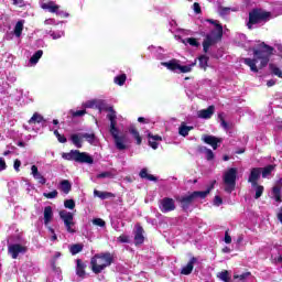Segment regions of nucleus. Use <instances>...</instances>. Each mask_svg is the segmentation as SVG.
Here are the masks:
<instances>
[{"instance_id": "obj_1", "label": "nucleus", "mask_w": 282, "mask_h": 282, "mask_svg": "<svg viewBox=\"0 0 282 282\" xmlns=\"http://www.w3.org/2000/svg\"><path fill=\"white\" fill-rule=\"evenodd\" d=\"M272 52H274L272 46H269L265 43H260L258 48H253V58L243 59L245 65H248L251 72H259V69H263V67L268 66Z\"/></svg>"}, {"instance_id": "obj_2", "label": "nucleus", "mask_w": 282, "mask_h": 282, "mask_svg": "<svg viewBox=\"0 0 282 282\" xmlns=\"http://www.w3.org/2000/svg\"><path fill=\"white\" fill-rule=\"evenodd\" d=\"M207 23H210V32L206 35L203 42V50L205 53L213 47L218 41H221V36H224V28L219 22L214 20H207Z\"/></svg>"}, {"instance_id": "obj_3", "label": "nucleus", "mask_w": 282, "mask_h": 282, "mask_svg": "<svg viewBox=\"0 0 282 282\" xmlns=\"http://www.w3.org/2000/svg\"><path fill=\"white\" fill-rule=\"evenodd\" d=\"M113 263V254L106 252L99 253L91 258L90 265L95 274H100L102 270L109 268Z\"/></svg>"}, {"instance_id": "obj_4", "label": "nucleus", "mask_w": 282, "mask_h": 282, "mask_svg": "<svg viewBox=\"0 0 282 282\" xmlns=\"http://www.w3.org/2000/svg\"><path fill=\"white\" fill-rule=\"evenodd\" d=\"M63 160L78 162L79 164H94V156L87 152L72 150L68 153L62 154Z\"/></svg>"}, {"instance_id": "obj_5", "label": "nucleus", "mask_w": 282, "mask_h": 282, "mask_svg": "<svg viewBox=\"0 0 282 282\" xmlns=\"http://www.w3.org/2000/svg\"><path fill=\"white\" fill-rule=\"evenodd\" d=\"M272 19V13L263 11L261 9L252 10L249 13V22L247 23L249 30H252L258 23H265Z\"/></svg>"}, {"instance_id": "obj_6", "label": "nucleus", "mask_w": 282, "mask_h": 282, "mask_svg": "<svg viewBox=\"0 0 282 282\" xmlns=\"http://www.w3.org/2000/svg\"><path fill=\"white\" fill-rule=\"evenodd\" d=\"M210 191H213V185L207 191L193 192L188 195L181 197L180 203L182 205V208H184V210L188 209L191 204H193L197 198L205 199L208 196V193H210Z\"/></svg>"}, {"instance_id": "obj_7", "label": "nucleus", "mask_w": 282, "mask_h": 282, "mask_svg": "<svg viewBox=\"0 0 282 282\" xmlns=\"http://www.w3.org/2000/svg\"><path fill=\"white\" fill-rule=\"evenodd\" d=\"M161 65L166 67V69H170V72H176L177 74H188V72L195 67V62L188 65H182L180 64V61L172 59L170 62H163Z\"/></svg>"}, {"instance_id": "obj_8", "label": "nucleus", "mask_w": 282, "mask_h": 282, "mask_svg": "<svg viewBox=\"0 0 282 282\" xmlns=\"http://www.w3.org/2000/svg\"><path fill=\"white\" fill-rule=\"evenodd\" d=\"M226 193H232L237 186V167L228 169L223 176Z\"/></svg>"}, {"instance_id": "obj_9", "label": "nucleus", "mask_w": 282, "mask_h": 282, "mask_svg": "<svg viewBox=\"0 0 282 282\" xmlns=\"http://www.w3.org/2000/svg\"><path fill=\"white\" fill-rule=\"evenodd\" d=\"M59 217L64 221L67 232L74 235V232H76V229L74 228V226H76V223H74V214L64 209L59 212Z\"/></svg>"}, {"instance_id": "obj_10", "label": "nucleus", "mask_w": 282, "mask_h": 282, "mask_svg": "<svg viewBox=\"0 0 282 282\" xmlns=\"http://www.w3.org/2000/svg\"><path fill=\"white\" fill-rule=\"evenodd\" d=\"M112 138L115 140V147L118 151H127L131 144V140L127 134H120V132H113Z\"/></svg>"}, {"instance_id": "obj_11", "label": "nucleus", "mask_w": 282, "mask_h": 282, "mask_svg": "<svg viewBox=\"0 0 282 282\" xmlns=\"http://www.w3.org/2000/svg\"><path fill=\"white\" fill-rule=\"evenodd\" d=\"M41 8H42V10H47L52 14H56V17H63L64 19H67L69 17L68 12L62 10L61 6L56 4L53 1L42 2Z\"/></svg>"}, {"instance_id": "obj_12", "label": "nucleus", "mask_w": 282, "mask_h": 282, "mask_svg": "<svg viewBox=\"0 0 282 282\" xmlns=\"http://www.w3.org/2000/svg\"><path fill=\"white\" fill-rule=\"evenodd\" d=\"M45 118H43V115L35 112L29 120V129H32V131H35V133H39L42 129L45 127Z\"/></svg>"}, {"instance_id": "obj_13", "label": "nucleus", "mask_w": 282, "mask_h": 282, "mask_svg": "<svg viewBox=\"0 0 282 282\" xmlns=\"http://www.w3.org/2000/svg\"><path fill=\"white\" fill-rule=\"evenodd\" d=\"M107 118L110 121V135L120 132V130L118 129V120H122V117L116 113L113 107L108 108Z\"/></svg>"}, {"instance_id": "obj_14", "label": "nucleus", "mask_w": 282, "mask_h": 282, "mask_svg": "<svg viewBox=\"0 0 282 282\" xmlns=\"http://www.w3.org/2000/svg\"><path fill=\"white\" fill-rule=\"evenodd\" d=\"M8 252L12 259H19L21 254L28 252V246L23 243H10L8 246Z\"/></svg>"}, {"instance_id": "obj_15", "label": "nucleus", "mask_w": 282, "mask_h": 282, "mask_svg": "<svg viewBox=\"0 0 282 282\" xmlns=\"http://www.w3.org/2000/svg\"><path fill=\"white\" fill-rule=\"evenodd\" d=\"M84 106L87 109H98L99 113H102V111H108L109 110V107L107 106V102L102 99L88 100L84 104Z\"/></svg>"}, {"instance_id": "obj_16", "label": "nucleus", "mask_w": 282, "mask_h": 282, "mask_svg": "<svg viewBox=\"0 0 282 282\" xmlns=\"http://www.w3.org/2000/svg\"><path fill=\"white\" fill-rule=\"evenodd\" d=\"M160 209L162 213L175 210V200H173V198H163L160 204Z\"/></svg>"}, {"instance_id": "obj_17", "label": "nucleus", "mask_w": 282, "mask_h": 282, "mask_svg": "<svg viewBox=\"0 0 282 282\" xmlns=\"http://www.w3.org/2000/svg\"><path fill=\"white\" fill-rule=\"evenodd\" d=\"M214 113H215V106H209L207 109L198 110L197 118H200L203 120H209V118H213Z\"/></svg>"}, {"instance_id": "obj_18", "label": "nucleus", "mask_w": 282, "mask_h": 282, "mask_svg": "<svg viewBox=\"0 0 282 282\" xmlns=\"http://www.w3.org/2000/svg\"><path fill=\"white\" fill-rule=\"evenodd\" d=\"M31 175L34 180H36L39 182V184H46L47 180L45 178V176H43V174H41V172H39V167L36 165H32L31 166Z\"/></svg>"}, {"instance_id": "obj_19", "label": "nucleus", "mask_w": 282, "mask_h": 282, "mask_svg": "<svg viewBox=\"0 0 282 282\" xmlns=\"http://www.w3.org/2000/svg\"><path fill=\"white\" fill-rule=\"evenodd\" d=\"M203 141L205 142V144H209V147H212L214 151H217V147H218L217 144L221 143V139H218L213 135L203 137Z\"/></svg>"}, {"instance_id": "obj_20", "label": "nucleus", "mask_w": 282, "mask_h": 282, "mask_svg": "<svg viewBox=\"0 0 282 282\" xmlns=\"http://www.w3.org/2000/svg\"><path fill=\"white\" fill-rule=\"evenodd\" d=\"M259 177H261V169L254 167L251 170L248 182H250L252 186H257Z\"/></svg>"}, {"instance_id": "obj_21", "label": "nucleus", "mask_w": 282, "mask_h": 282, "mask_svg": "<svg viewBox=\"0 0 282 282\" xmlns=\"http://www.w3.org/2000/svg\"><path fill=\"white\" fill-rule=\"evenodd\" d=\"M87 268V264L80 261L79 259L76 260V274L79 276V279H85V275L87 274L85 272V269Z\"/></svg>"}, {"instance_id": "obj_22", "label": "nucleus", "mask_w": 282, "mask_h": 282, "mask_svg": "<svg viewBox=\"0 0 282 282\" xmlns=\"http://www.w3.org/2000/svg\"><path fill=\"white\" fill-rule=\"evenodd\" d=\"M52 219H54V210L52 206H46L44 208V226H50Z\"/></svg>"}, {"instance_id": "obj_23", "label": "nucleus", "mask_w": 282, "mask_h": 282, "mask_svg": "<svg viewBox=\"0 0 282 282\" xmlns=\"http://www.w3.org/2000/svg\"><path fill=\"white\" fill-rule=\"evenodd\" d=\"M148 140L151 149H158L160 147V141L162 140V137L160 135H153L151 133L148 134Z\"/></svg>"}, {"instance_id": "obj_24", "label": "nucleus", "mask_w": 282, "mask_h": 282, "mask_svg": "<svg viewBox=\"0 0 282 282\" xmlns=\"http://www.w3.org/2000/svg\"><path fill=\"white\" fill-rule=\"evenodd\" d=\"M70 140L73 142V144L77 148V149H83V133H75L70 135Z\"/></svg>"}, {"instance_id": "obj_25", "label": "nucleus", "mask_w": 282, "mask_h": 282, "mask_svg": "<svg viewBox=\"0 0 282 282\" xmlns=\"http://www.w3.org/2000/svg\"><path fill=\"white\" fill-rule=\"evenodd\" d=\"M195 263H197V258H192L188 261V263L185 267H183L181 273L185 274V275L191 274V272H193V268H194Z\"/></svg>"}, {"instance_id": "obj_26", "label": "nucleus", "mask_w": 282, "mask_h": 282, "mask_svg": "<svg viewBox=\"0 0 282 282\" xmlns=\"http://www.w3.org/2000/svg\"><path fill=\"white\" fill-rule=\"evenodd\" d=\"M189 131H193V127L186 126V122H182L178 128L180 135H183V138H186V135H188Z\"/></svg>"}, {"instance_id": "obj_27", "label": "nucleus", "mask_w": 282, "mask_h": 282, "mask_svg": "<svg viewBox=\"0 0 282 282\" xmlns=\"http://www.w3.org/2000/svg\"><path fill=\"white\" fill-rule=\"evenodd\" d=\"M59 188L62 193L69 195V192L72 191V183H69L67 180H64L59 183Z\"/></svg>"}, {"instance_id": "obj_28", "label": "nucleus", "mask_w": 282, "mask_h": 282, "mask_svg": "<svg viewBox=\"0 0 282 282\" xmlns=\"http://www.w3.org/2000/svg\"><path fill=\"white\" fill-rule=\"evenodd\" d=\"M42 57H43V50H39L37 52H35L29 61L31 67L36 65V63H39V61H41Z\"/></svg>"}, {"instance_id": "obj_29", "label": "nucleus", "mask_w": 282, "mask_h": 282, "mask_svg": "<svg viewBox=\"0 0 282 282\" xmlns=\"http://www.w3.org/2000/svg\"><path fill=\"white\" fill-rule=\"evenodd\" d=\"M83 138L86 140V142L93 144L94 147L98 144V138H96V134L94 133H83Z\"/></svg>"}, {"instance_id": "obj_30", "label": "nucleus", "mask_w": 282, "mask_h": 282, "mask_svg": "<svg viewBox=\"0 0 282 282\" xmlns=\"http://www.w3.org/2000/svg\"><path fill=\"white\" fill-rule=\"evenodd\" d=\"M25 21L20 20L17 22L14 30H13V34L17 36V39H20L21 34L23 33V25H24Z\"/></svg>"}, {"instance_id": "obj_31", "label": "nucleus", "mask_w": 282, "mask_h": 282, "mask_svg": "<svg viewBox=\"0 0 282 282\" xmlns=\"http://www.w3.org/2000/svg\"><path fill=\"white\" fill-rule=\"evenodd\" d=\"M142 227H138L134 236V241L137 245L144 243V236L142 235Z\"/></svg>"}, {"instance_id": "obj_32", "label": "nucleus", "mask_w": 282, "mask_h": 282, "mask_svg": "<svg viewBox=\"0 0 282 282\" xmlns=\"http://www.w3.org/2000/svg\"><path fill=\"white\" fill-rule=\"evenodd\" d=\"M129 133L137 140V144H142V137H140V132L135 129V127L131 126L129 128Z\"/></svg>"}, {"instance_id": "obj_33", "label": "nucleus", "mask_w": 282, "mask_h": 282, "mask_svg": "<svg viewBox=\"0 0 282 282\" xmlns=\"http://www.w3.org/2000/svg\"><path fill=\"white\" fill-rule=\"evenodd\" d=\"M95 197H99V199H108V197H113V194L109 192H100L98 189L94 191Z\"/></svg>"}, {"instance_id": "obj_34", "label": "nucleus", "mask_w": 282, "mask_h": 282, "mask_svg": "<svg viewBox=\"0 0 282 282\" xmlns=\"http://www.w3.org/2000/svg\"><path fill=\"white\" fill-rule=\"evenodd\" d=\"M140 177H142L143 180H149L150 182H156V180H158V178H155V176L149 174L147 169L141 170Z\"/></svg>"}, {"instance_id": "obj_35", "label": "nucleus", "mask_w": 282, "mask_h": 282, "mask_svg": "<svg viewBox=\"0 0 282 282\" xmlns=\"http://www.w3.org/2000/svg\"><path fill=\"white\" fill-rule=\"evenodd\" d=\"M116 85H119V87H122L124 83H127V74H121L115 77L113 79Z\"/></svg>"}, {"instance_id": "obj_36", "label": "nucleus", "mask_w": 282, "mask_h": 282, "mask_svg": "<svg viewBox=\"0 0 282 282\" xmlns=\"http://www.w3.org/2000/svg\"><path fill=\"white\" fill-rule=\"evenodd\" d=\"M199 151H200V153H205L207 160H213V158H215V154L213 153V150H210L206 147H202L199 149Z\"/></svg>"}, {"instance_id": "obj_37", "label": "nucleus", "mask_w": 282, "mask_h": 282, "mask_svg": "<svg viewBox=\"0 0 282 282\" xmlns=\"http://www.w3.org/2000/svg\"><path fill=\"white\" fill-rule=\"evenodd\" d=\"M185 45H191L192 47H199V42L195 37H188L183 40Z\"/></svg>"}, {"instance_id": "obj_38", "label": "nucleus", "mask_w": 282, "mask_h": 282, "mask_svg": "<svg viewBox=\"0 0 282 282\" xmlns=\"http://www.w3.org/2000/svg\"><path fill=\"white\" fill-rule=\"evenodd\" d=\"M50 35H51L53 41H56V40L63 39V36H65V31H57V32L51 31Z\"/></svg>"}, {"instance_id": "obj_39", "label": "nucleus", "mask_w": 282, "mask_h": 282, "mask_svg": "<svg viewBox=\"0 0 282 282\" xmlns=\"http://www.w3.org/2000/svg\"><path fill=\"white\" fill-rule=\"evenodd\" d=\"M252 187L256 189L254 199H259L263 195V186L256 184Z\"/></svg>"}, {"instance_id": "obj_40", "label": "nucleus", "mask_w": 282, "mask_h": 282, "mask_svg": "<svg viewBox=\"0 0 282 282\" xmlns=\"http://www.w3.org/2000/svg\"><path fill=\"white\" fill-rule=\"evenodd\" d=\"M273 198L275 199V202H279L281 203L282 199H281V187H273Z\"/></svg>"}, {"instance_id": "obj_41", "label": "nucleus", "mask_w": 282, "mask_h": 282, "mask_svg": "<svg viewBox=\"0 0 282 282\" xmlns=\"http://www.w3.org/2000/svg\"><path fill=\"white\" fill-rule=\"evenodd\" d=\"M53 274H54L55 279H57V281H63L61 268H57L54 264H53Z\"/></svg>"}, {"instance_id": "obj_42", "label": "nucleus", "mask_w": 282, "mask_h": 282, "mask_svg": "<svg viewBox=\"0 0 282 282\" xmlns=\"http://www.w3.org/2000/svg\"><path fill=\"white\" fill-rule=\"evenodd\" d=\"M198 61L199 67H202V69H206V67H208V56L203 55L198 58Z\"/></svg>"}, {"instance_id": "obj_43", "label": "nucleus", "mask_w": 282, "mask_h": 282, "mask_svg": "<svg viewBox=\"0 0 282 282\" xmlns=\"http://www.w3.org/2000/svg\"><path fill=\"white\" fill-rule=\"evenodd\" d=\"M43 196L46 197V199H56L58 197V191L54 189L50 193H43Z\"/></svg>"}, {"instance_id": "obj_44", "label": "nucleus", "mask_w": 282, "mask_h": 282, "mask_svg": "<svg viewBox=\"0 0 282 282\" xmlns=\"http://www.w3.org/2000/svg\"><path fill=\"white\" fill-rule=\"evenodd\" d=\"M69 251L72 254H78V252L83 251V247L82 245H73L70 246Z\"/></svg>"}, {"instance_id": "obj_45", "label": "nucleus", "mask_w": 282, "mask_h": 282, "mask_svg": "<svg viewBox=\"0 0 282 282\" xmlns=\"http://www.w3.org/2000/svg\"><path fill=\"white\" fill-rule=\"evenodd\" d=\"M64 206H65V208H68L69 210H74V208H76V202H74V199H66L64 202Z\"/></svg>"}, {"instance_id": "obj_46", "label": "nucleus", "mask_w": 282, "mask_h": 282, "mask_svg": "<svg viewBox=\"0 0 282 282\" xmlns=\"http://www.w3.org/2000/svg\"><path fill=\"white\" fill-rule=\"evenodd\" d=\"M270 69L272 72V74H274V76H278L279 78H282V72L281 68L274 66V65H270Z\"/></svg>"}, {"instance_id": "obj_47", "label": "nucleus", "mask_w": 282, "mask_h": 282, "mask_svg": "<svg viewBox=\"0 0 282 282\" xmlns=\"http://www.w3.org/2000/svg\"><path fill=\"white\" fill-rule=\"evenodd\" d=\"M272 171H274V165H268L262 170V177H268Z\"/></svg>"}, {"instance_id": "obj_48", "label": "nucleus", "mask_w": 282, "mask_h": 282, "mask_svg": "<svg viewBox=\"0 0 282 282\" xmlns=\"http://www.w3.org/2000/svg\"><path fill=\"white\" fill-rule=\"evenodd\" d=\"M85 113H87L85 110H70V116H73V118H80L85 116Z\"/></svg>"}, {"instance_id": "obj_49", "label": "nucleus", "mask_w": 282, "mask_h": 282, "mask_svg": "<svg viewBox=\"0 0 282 282\" xmlns=\"http://www.w3.org/2000/svg\"><path fill=\"white\" fill-rule=\"evenodd\" d=\"M94 226H99V228H105L106 223L102 220V218H95L93 219Z\"/></svg>"}, {"instance_id": "obj_50", "label": "nucleus", "mask_w": 282, "mask_h": 282, "mask_svg": "<svg viewBox=\"0 0 282 282\" xmlns=\"http://www.w3.org/2000/svg\"><path fill=\"white\" fill-rule=\"evenodd\" d=\"M230 11H232L231 8H220L218 10L220 17H226V14H230Z\"/></svg>"}, {"instance_id": "obj_51", "label": "nucleus", "mask_w": 282, "mask_h": 282, "mask_svg": "<svg viewBox=\"0 0 282 282\" xmlns=\"http://www.w3.org/2000/svg\"><path fill=\"white\" fill-rule=\"evenodd\" d=\"M117 240H118L120 243H129V236H127V235H121L120 237L117 238Z\"/></svg>"}, {"instance_id": "obj_52", "label": "nucleus", "mask_w": 282, "mask_h": 282, "mask_svg": "<svg viewBox=\"0 0 282 282\" xmlns=\"http://www.w3.org/2000/svg\"><path fill=\"white\" fill-rule=\"evenodd\" d=\"M44 25H58V23H56V20L50 18L44 21Z\"/></svg>"}, {"instance_id": "obj_53", "label": "nucleus", "mask_w": 282, "mask_h": 282, "mask_svg": "<svg viewBox=\"0 0 282 282\" xmlns=\"http://www.w3.org/2000/svg\"><path fill=\"white\" fill-rule=\"evenodd\" d=\"M6 169H8V165L6 164V159L0 158V172L6 171Z\"/></svg>"}, {"instance_id": "obj_54", "label": "nucleus", "mask_w": 282, "mask_h": 282, "mask_svg": "<svg viewBox=\"0 0 282 282\" xmlns=\"http://www.w3.org/2000/svg\"><path fill=\"white\" fill-rule=\"evenodd\" d=\"M13 169L14 171H17V173H19L20 169H21V161L19 159H17L13 163Z\"/></svg>"}, {"instance_id": "obj_55", "label": "nucleus", "mask_w": 282, "mask_h": 282, "mask_svg": "<svg viewBox=\"0 0 282 282\" xmlns=\"http://www.w3.org/2000/svg\"><path fill=\"white\" fill-rule=\"evenodd\" d=\"M224 204V200L219 196H215L214 198V206H221Z\"/></svg>"}, {"instance_id": "obj_56", "label": "nucleus", "mask_w": 282, "mask_h": 282, "mask_svg": "<svg viewBox=\"0 0 282 282\" xmlns=\"http://www.w3.org/2000/svg\"><path fill=\"white\" fill-rule=\"evenodd\" d=\"M98 180H102L105 177H111V172H104L97 175Z\"/></svg>"}, {"instance_id": "obj_57", "label": "nucleus", "mask_w": 282, "mask_h": 282, "mask_svg": "<svg viewBox=\"0 0 282 282\" xmlns=\"http://www.w3.org/2000/svg\"><path fill=\"white\" fill-rule=\"evenodd\" d=\"M225 243H232V237H230V234L225 232V238H224Z\"/></svg>"}, {"instance_id": "obj_58", "label": "nucleus", "mask_w": 282, "mask_h": 282, "mask_svg": "<svg viewBox=\"0 0 282 282\" xmlns=\"http://www.w3.org/2000/svg\"><path fill=\"white\" fill-rule=\"evenodd\" d=\"M56 138H57L58 142H61L62 144H65V142H67V138H65V135L57 134Z\"/></svg>"}, {"instance_id": "obj_59", "label": "nucleus", "mask_w": 282, "mask_h": 282, "mask_svg": "<svg viewBox=\"0 0 282 282\" xmlns=\"http://www.w3.org/2000/svg\"><path fill=\"white\" fill-rule=\"evenodd\" d=\"M193 8H194V12H196V14H199V12H202V9L199 8V3L195 2Z\"/></svg>"}, {"instance_id": "obj_60", "label": "nucleus", "mask_w": 282, "mask_h": 282, "mask_svg": "<svg viewBox=\"0 0 282 282\" xmlns=\"http://www.w3.org/2000/svg\"><path fill=\"white\" fill-rule=\"evenodd\" d=\"M220 118V124L223 128L228 129V123L226 122V120H224V118H221V115H219Z\"/></svg>"}, {"instance_id": "obj_61", "label": "nucleus", "mask_w": 282, "mask_h": 282, "mask_svg": "<svg viewBox=\"0 0 282 282\" xmlns=\"http://www.w3.org/2000/svg\"><path fill=\"white\" fill-rule=\"evenodd\" d=\"M50 232L52 234L51 236V241H56L57 237H56V234L54 232V229L52 228H48Z\"/></svg>"}, {"instance_id": "obj_62", "label": "nucleus", "mask_w": 282, "mask_h": 282, "mask_svg": "<svg viewBox=\"0 0 282 282\" xmlns=\"http://www.w3.org/2000/svg\"><path fill=\"white\" fill-rule=\"evenodd\" d=\"M276 217L280 224H282V207L279 209Z\"/></svg>"}, {"instance_id": "obj_63", "label": "nucleus", "mask_w": 282, "mask_h": 282, "mask_svg": "<svg viewBox=\"0 0 282 282\" xmlns=\"http://www.w3.org/2000/svg\"><path fill=\"white\" fill-rule=\"evenodd\" d=\"M275 83H276V82H274L273 79H271V80H268V82H267V85H268V87H274Z\"/></svg>"}, {"instance_id": "obj_64", "label": "nucleus", "mask_w": 282, "mask_h": 282, "mask_svg": "<svg viewBox=\"0 0 282 282\" xmlns=\"http://www.w3.org/2000/svg\"><path fill=\"white\" fill-rule=\"evenodd\" d=\"M243 241V235H239L237 238V243H241Z\"/></svg>"}]
</instances>
